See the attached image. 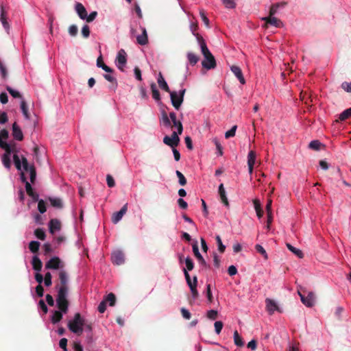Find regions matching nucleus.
I'll list each match as a JSON object with an SVG mask.
<instances>
[{
	"instance_id": "nucleus-59",
	"label": "nucleus",
	"mask_w": 351,
	"mask_h": 351,
	"mask_svg": "<svg viewBox=\"0 0 351 351\" xmlns=\"http://www.w3.org/2000/svg\"><path fill=\"white\" fill-rule=\"evenodd\" d=\"M215 326V330L217 334H219L222 330L223 328V322L221 321H217L214 324Z\"/></svg>"
},
{
	"instance_id": "nucleus-54",
	"label": "nucleus",
	"mask_w": 351,
	"mask_h": 351,
	"mask_svg": "<svg viewBox=\"0 0 351 351\" xmlns=\"http://www.w3.org/2000/svg\"><path fill=\"white\" fill-rule=\"evenodd\" d=\"M237 126L234 125L230 130L227 131L225 134V137L226 138H229L230 137H233L235 136L236 130H237Z\"/></svg>"
},
{
	"instance_id": "nucleus-61",
	"label": "nucleus",
	"mask_w": 351,
	"mask_h": 351,
	"mask_svg": "<svg viewBox=\"0 0 351 351\" xmlns=\"http://www.w3.org/2000/svg\"><path fill=\"white\" fill-rule=\"evenodd\" d=\"M106 181H107V184L109 187L112 188V187L114 186L115 182H114L113 177L111 175H110V174L107 175Z\"/></svg>"
},
{
	"instance_id": "nucleus-58",
	"label": "nucleus",
	"mask_w": 351,
	"mask_h": 351,
	"mask_svg": "<svg viewBox=\"0 0 351 351\" xmlns=\"http://www.w3.org/2000/svg\"><path fill=\"white\" fill-rule=\"evenodd\" d=\"M223 4L227 8H234L235 7V1L234 0H221Z\"/></svg>"
},
{
	"instance_id": "nucleus-32",
	"label": "nucleus",
	"mask_w": 351,
	"mask_h": 351,
	"mask_svg": "<svg viewBox=\"0 0 351 351\" xmlns=\"http://www.w3.org/2000/svg\"><path fill=\"white\" fill-rule=\"evenodd\" d=\"M0 20L2 23V25L4 27L5 29H8L9 28V24L6 20V16H5V11L3 7V5H1V15H0Z\"/></svg>"
},
{
	"instance_id": "nucleus-63",
	"label": "nucleus",
	"mask_w": 351,
	"mask_h": 351,
	"mask_svg": "<svg viewBox=\"0 0 351 351\" xmlns=\"http://www.w3.org/2000/svg\"><path fill=\"white\" fill-rule=\"evenodd\" d=\"M207 316L209 319L215 320L217 317V311L215 310H210L207 313Z\"/></svg>"
},
{
	"instance_id": "nucleus-29",
	"label": "nucleus",
	"mask_w": 351,
	"mask_h": 351,
	"mask_svg": "<svg viewBox=\"0 0 351 351\" xmlns=\"http://www.w3.org/2000/svg\"><path fill=\"white\" fill-rule=\"evenodd\" d=\"M32 263L33 269L34 270L38 271L41 270L42 267H43V263L38 256H35L33 257Z\"/></svg>"
},
{
	"instance_id": "nucleus-46",
	"label": "nucleus",
	"mask_w": 351,
	"mask_h": 351,
	"mask_svg": "<svg viewBox=\"0 0 351 351\" xmlns=\"http://www.w3.org/2000/svg\"><path fill=\"white\" fill-rule=\"evenodd\" d=\"M176 173L179 179V184L181 186H185L186 184V179L184 176L178 170L176 171Z\"/></svg>"
},
{
	"instance_id": "nucleus-14",
	"label": "nucleus",
	"mask_w": 351,
	"mask_h": 351,
	"mask_svg": "<svg viewBox=\"0 0 351 351\" xmlns=\"http://www.w3.org/2000/svg\"><path fill=\"white\" fill-rule=\"evenodd\" d=\"M265 303L266 308L270 315H272L276 311H279V307L274 300L267 298L265 300Z\"/></svg>"
},
{
	"instance_id": "nucleus-55",
	"label": "nucleus",
	"mask_w": 351,
	"mask_h": 351,
	"mask_svg": "<svg viewBox=\"0 0 351 351\" xmlns=\"http://www.w3.org/2000/svg\"><path fill=\"white\" fill-rule=\"evenodd\" d=\"M6 90L9 92V93L14 98H20L21 95L19 92L12 89L10 86L6 87Z\"/></svg>"
},
{
	"instance_id": "nucleus-10",
	"label": "nucleus",
	"mask_w": 351,
	"mask_h": 351,
	"mask_svg": "<svg viewBox=\"0 0 351 351\" xmlns=\"http://www.w3.org/2000/svg\"><path fill=\"white\" fill-rule=\"evenodd\" d=\"M204 60L202 62V66L206 69H214L216 66L215 57L211 53L204 56Z\"/></svg>"
},
{
	"instance_id": "nucleus-36",
	"label": "nucleus",
	"mask_w": 351,
	"mask_h": 351,
	"mask_svg": "<svg viewBox=\"0 0 351 351\" xmlns=\"http://www.w3.org/2000/svg\"><path fill=\"white\" fill-rule=\"evenodd\" d=\"M256 154L254 151L251 150L247 155V165L254 166Z\"/></svg>"
},
{
	"instance_id": "nucleus-5",
	"label": "nucleus",
	"mask_w": 351,
	"mask_h": 351,
	"mask_svg": "<svg viewBox=\"0 0 351 351\" xmlns=\"http://www.w3.org/2000/svg\"><path fill=\"white\" fill-rule=\"evenodd\" d=\"M186 93V89L182 88L180 90L179 94H178L176 91H171L169 93L170 94L171 101L172 106L176 109L179 110L183 101L184 94Z\"/></svg>"
},
{
	"instance_id": "nucleus-44",
	"label": "nucleus",
	"mask_w": 351,
	"mask_h": 351,
	"mask_svg": "<svg viewBox=\"0 0 351 351\" xmlns=\"http://www.w3.org/2000/svg\"><path fill=\"white\" fill-rule=\"evenodd\" d=\"M21 110H22V112L23 114V115L25 116V117L27 119H29V113L28 112V108H27V105L26 104V102L23 100L21 103Z\"/></svg>"
},
{
	"instance_id": "nucleus-16",
	"label": "nucleus",
	"mask_w": 351,
	"mask_h": 351,
	"mask_svg": "<svg viewBox=\"0 0 351 351\" xmlns=\"http://www.w3.org/2000/svg\"><path fill=\"white\" fill-rule=\"evenodd\" d=\"M231 71L234 74V75L237 77L239 81L241 84H245V80L243 77L241 69L239 66L233 65L230 68Z\"/></svg>"
},
{
	"instance_id": "nucleus-12",
	"label": "nucleus",
	"mask_w": 351,
	"mask_h": 351,
	"mask_svg": "<svg viewBox=\"0 0 351 351\" xmlns=\"http://www.w3.org/2000/svg\"><path fill=\"white\" fill-rule=\"evenodd\" d=\"M128 210V204H125L119 211L114 213L112 216V221L114 223H117L126 213Z\"/></svg>"
},
{
	"instance_id": "nucleus-53",
	"label": "nucleus",
	"mask_w": 351,
	"mask_h": 351,
	"mask_svg": "<svg viewBox=\"0 0 351 351\" xmlns=\"http://www.w3.org/2000/svg\"><path fill=\"white\" fill-rule=\"evenodd\" d=\"M90 28L87 25H84L82 28V34L84 38H88L90 36Z\"/></svg>"
},
{
	"instance_id": "nucleus-33",
	"label": "nucleus",
	"mask_w": 351,
	"mask_h": 351,
	"mask_svg": "<svg viewBox=\"0 0 351 351\" xmlns=\"http://www.w3.org/2000/svg\"><path fill=\"white\" fill-rule=\"evenodd\" d=\"M62 312L61 311H55L51 316V322L56 324L62 319Z\"/></svg>"
},
{
	"instance_id": "nucleus-34",
	"label": "nucleus",
	"mask_w": 351,
	"mask_h": 351,
	"mask_svg": "<svg viewBox=\"0 0 351 351\" xmlns=\"http://www.w3.org/2000/svg\"><path fill=\"white\" fill-rule=\"evenodd\" d=\"M49 201L50 202V204L53 207L57 208H62V202L61 199L49 197Z\"/></svg>"
},
{
	"instance_id": "nucleus-6",
	"label": "nucleus",
	"mask_w": 351,
	"mask_h": 351,
	"mask_svg": "<svg viewBox=\"0 0 351 351\" xmlns=\"http://www.w3.org/2000/svg\"><path fill=\"white\" fill-rule=\"evenodd\" d=\"M298 295L300 297L302 302L305 306H306L307 307H312L313 306H314L315 302V295L313 292H308L306 296L304 294H303L300 290H298Z\"/></svg>"
},
{
	"instance_id": "nucleus-39",
	"label": "nucleus",
	"mask_w": 351,
	"mask_h": 351,
	"mask_svg": "<svg viewBox=\"0 0 351 351\" xmlns=\"http://www.w3.org/2000/svg\"><path fill=\"white\" fill-rule=\"evenodd\" d=\"M287 247L291 252H292L298 257L302 258L304 256V254L300 250L292 246L291 244L287 243Z\"/></svg>"
},
{
	"instance_id": "nucleus-27",
	"label": "nucleus",
	"mask_w": 351,
	"mask_h": 351,
	"mask_svg": "<svg viewBox=\"0 0 351 351\" xmlns=\"http://www.w3.org/2000/svg\"><path fill=\"white\" fill-rule=\"evenodd\" d=\"M219 194L221 198V202L224 204L225 206H228L229 202L226 196V191L223 184H221L219 186Z\"/></svg>"
},
{
	"instance_id": "nucleus-56",
	"label": "nucleus",
	"mask_w": 351,
	"mask_h": 351,
	"mask_svg": "<svg viewBox=\"0 0 351 351\" xmlns=\"http://www.w3.org/2000/svg\"><path fill=\"white\" fill-rule=\"evenodd\" d=\"M45 286L49 287L51 285V274L50 272H47L43 278Z\"/></svg>"
},
{
	"instance_id": "nucleus-35",
	"label": "nucleus",
	"mask_w": 351,
	"mask_h": 351,
	"mask_svg": "<svg viewBox=\"0 0 351 351\" xmlns=\"http://www.w3.org/2000/svg\"><path fill=\"white\" fill-rule=\"evenodd\" d=\"M104 301H106V304L108 302L110 306H113L116 303V296L113 293H110L106 295Z\"/></svg>"
},
{
	"instance_id": "nucleus-1",
	"label": "nucleus",
	"mask_w": 351,
	"mask_h": 351,
	"mask_svg": "<svg viewBox=\"0 0 351 351\" xmlns=\"http://www.w3.org/2000/svg\"><path fill=\"white\" fill-rule=\"evenodd\" d=\"M60 283L56 286L58 291L56 304L58 308L64 313H66L69 308V302L67 299L69 293L68 276L64 270L59 272Z\"/></svg>"
},
{
	"instance_id": "nucleus-37",
	"label": "nucleus",
	"mask_w": 351,
	"mask_h": 351,
	"mask_svg": "<svg viewBox=\"0 0 351 351\" xmlns=\"http://www.w3.org/2000/svg\"><path fill=\"white\" fill-rule=\"evenodd\" d=\"M13 160L16 168L18 170H21L23 167L22 157L20 158L17 154H14L13 155Z\"/></svg>"
},
{
	"instance_id": "nucleus-21",
	"label": "nucleus",
	"mask_w": 351,
	"mask_h": 351,
	"mask_svg": "<svg viewBox=\"0 0 351 351\" xmlns=\"http://www.w3.org/2000/svg\"><path fill=\"white\" fill-rule=\"evenodd\" d=\"M263 20L265 21L267 24H269L276 27H280L282 24V21L280 19L270 15L269 16L264 17Z\"/></svg>"
},
{
	"instance_id": "nucleus-28",
	"label": "nucleus",
	"mask_w": 351,
	"mask_h": 351,
	"mask_svg": "<svg viewBox=\"0 0 351 351\" xmlns=\"http://www.w3.org/2000/svg\"><path fill=\"white\" fill-rule=\"evenodd\" d=\"M8 138V130L3 129L0 131V147L1 148H8L10 147V145L5 142H3L1 139H7Z\"/></svg>"
},
{
	"instance_id": "nucleus-51",
	"label": "nucleus",
	"mask_w": 351,
	"mask_h": 351,
	"mask_svg": "<svg viewBox=\"0 0 351 351\" xmlns=\"http://www.w3.org/2000/svg\"><path fill=\"white\" fill-rule=\"evenodd\" d=\"M68 31H69V34H70V36L75 37L77 34L78 29H77V25H71L69 26Z\"/></svg>"
},
{
	"instance_id": "nucleus-19",
	"label": "nucleus",
	"mask_w": 351,
	"mask_h": 351,
	"mask_svg": "<svg viewBox=\"0 0 351 351\" xmlns=\"http://www.w3.org/2000/svg\"><path fill=\"white\" fill-rule=\"evenodd\" d=\"M12 136L17 141H22L23 139L22 130L16 122L12 125Z\"/></svg>"
},
{
	"instance_id": "nucleus-45",
	"label": "nucleus",
	"mask_w": 351,
	"mask_h": 351,
	"mask_svg": "<svg viewBox=\"0 0 351 351\" xmlns=\"http://www.w3.org/2000/svg\"><path fill=\"white\" fill-rule=\"evenodd\" d=\"M35 236L42 241H44L46 237L45 231L42 228H37L34 231Z\"/></svg>"
},
{
	"instance_id": "nucleus-47",
	"label": "nucleus",
	"mask_w": 351,
	"mask_h": 351,
	"mask_svg": "<svg viewBox=\"0 0 351 351\" xmlns=\"http://www.w3.org/2000/svg\"><path fill=\"white\" fill-rule=\"evenodd\" d=\"M216 241L218 245V250L220 253H223L226 250V246L222 243L221 239L220 236H216Z\"/></svg>"
},
{
	"instance_id": "nucleus-52",
	"label": "nucleus",
	"mask_w": 351,
	"mask_h": 351,
	"mask_svg": "<svg viewBox=\"0 0 351 351\" xmlns=\"http://www.w3.org/2000/svg\"><path fill=\"white\" fill-rule=\"evenodd\" d=\"M185 264H186V270L187 271H191L194 268V263L193 262V260L190 258V257H187L186 259H185Z\"/></svg>"
},
{
	"instance_id": "nucleus-13",
	"label": "nucleus",
	"mask_w": 351,
	"mask_h": 351,
	"mask_svg": "<svg viewBox=\"0 0 351 351\" xmlns=\"http://www.w3.org/2000/svg\"><path fill=\"white\" fill-rule=\"evenodd\" d=\"M193 252L194 253L195 256L197 258V261H199V263L204 267H207L208 265H207L206 261L204 260V258H203V256H202V254L199 252V248H198V245H197V241H195V243L193 245Z\"/></svg>"
},
{
	"instance_id": "nucleus-57",
	"label": "nucleus",
	"mask_w": 351,
	"mask_h": 351,
	"mask_svg": "<svg viewBox=\"0 0 351 351\" xmlns=\"http://www.w3.org/2000/svg\"><path fill=\"white\" fill-rule=\"evenodd\" d=\"M199 15L201 16L202 20L204 23L206 27H208L209 26V19L207 18L204 10H199Z\"/></svg>"
},
{
	"instance_id": "nucleus-26",
	"label": "nucleus",
	"mask_w": 351,
	"mask_h": 351,
	"mask_svg": "<svg viewBox=\"0 0 351 351\" xmlns=\"http://www.w3.org/2000/svg\"><path fill=\"white\" fill-rule=\"evenodd\" d=\"M25 189L27 195L31 197L34 202L38 201V194L33 191V189L29 182L26 183Z\"/></svg>"
},
{
	"instance_id": "nucleus-31",
	"label": "nucleus",
	"mask_w": 351,
	"mask_h": 351,
	"mask_svg": "<svg viewBox=\"0 0 351 351\" xmlns=\"http://www.w3.org/2000/svg\"><path fill=\"white\" fill-rule=\"evenodd\" d=\"M351 117V108H348L343 111L339 116V119L336 120L337 122L343 121Z\"/></svg>"
},
{
	"instance_id": "nucleus-24",
	"label": "nucleus",
	"mask_w": 351,
	"mask_h": 351,
	"mask_svg": "<svg viewBox=\"0 0 351 351\" xmlns=\"http://www.w3.org/2000/svg\"><path fill=\"white\" fill-rule=\"evenodd\" d=\"M136 40L141 45H145L148 43L147 34L145 27L142 28V34L136 37Z\"/></svg>"
},
{
	"instance_id": "nucleus-64",
	"label": "nucleus",
	"mask_w": 351,
	"mask_h": 351,
	"mask_svg": "<svg viewBox=\"0 0 351 351\" xmlns=\"http://www.w3.org/2000/svg\"><path fill=\"white\" fill-rule=\"evenodd\" d=\"M341 86L345 91L351 93V82H344Z\"/></svg>"
},
{
	"instance_id": "nucleus-18",
	"label": "nucleus",
	"mask_w": 351,
	"mask_h": 351,
	"mask_svg": "<svg viewBox=\"0 0 351 351\" xmlns=\"http://www.w3.org/2000/svg\"><path fill=\"white\" fill-rule=\"evenodd\" d=\"M60 259L58 257L51 258L46 264V269H57L60 267Z\"/></svg>"
},
{
	"instance_id": "nucleus-38",
	"label": "nucleus",
	"mask_w": 351,
	"mask_h": 351,
	"mask_svg": "<svg viewBox=\"0 0 351 351\" xmlns=\"http://www.w3.org/2000/svg\"><path fill=\"white\" fill-rule=\"evenodd\" d=\"M234 342L239 347H242L244 345V342L237 330L234 332Z\"/></svg>"
},
{
	"instance_id": "nucleus-60",
	"label": "nucleus",
	"mask_w": 351,
	"mask_h": 351,
	"mask_svg": "<svg viewBox=\"0 0 351 351\" xmlns=\"http://www.w3.org/2000/svg\"><path fill=\"white\" fill-rule=\"evenodd\" d=\"M182 317L186 319H190L191 315V313L185 308L182 307L180 309Z\"/></svg>"
},
{
	"instance_id": "nucleus-49",
	"label": "nucleus",
	"mask_w": 351,
	"mask_h": 351,
	"mask_svg": "<svg viewBox=\"0 0 351 351\" xmlns=\"http://www.w3.org/2000/svg\"><path fill=\"white\" fill-rule=\"evenodd\" d=\"M321 145H322V143L319 141L315 140V141H312L309 143L308 147L312 149H314V150H319Z\"/></svg>"
},
{
	"instance_id": "nucleus-2",
	"label": "nucleus",
	"mask_w": 351,
	"mask_h": 351,
	"mask_svg": "<svg viewBox=\"0 0 351 351\" xmlns=\"http://www.w3.org/2000/svg\"><path fill=\"white\" fill-rule=\"evenodd\" d=\"M161 122L167 128H176L178 133L182 134L183 131L182 123L177 119L176 114L174 112H171L169 115L166 112H163Z\"/></svg>"
},
{
	"instance_id": "nucleus-8",
	"label": "nucleus",
	"mask_w": 351,
	"mask_h": 351,
	"mask_svg": "<svg viewBox=\"0 0 351 351\" xmlns=\"http://www.w3.org/2000/svg\"><path fill=\"white\" fill-rule=\"evenodd\" d=\"M178 135H180L178 133V131H173L171 134V137L168 136H165L163 138V143L171 147H174L177 146L180 142V138Z\"/></svg>"
},
{
	"instance_id": "nucleus-62",
	"label": "nucleus",
	"mask_w": 351,
	"mask_h": 351,
	"mask_svg": "<svg viewBox=\"0 0 351 351\" xmlns=\"http://www.w3.org/2000/svg\"><path fill=\"white\" fill-rule=\"evenodd\" d=\"M97 15V12L96 11L92 12L88 16V15L86 16V18L85 19V20L88 23H90L95 19Z\"/></svg>"
},
{
	"instance_id": "nucleus-17",
	"label": "nucleus",
	"mask_w": 351,
	"mask_h": 351,
	"mask_svg": "<svg viewBox=\"0 0 351 351\" xmlns=\"http://www.w3.org/2000/svg\"><path fill=\"white\" fill-rule=\"evenodd\" d=\"M197 40L200 46L201 51L203 56L208 55L210 53L208 48L207 47V45L205 43V40H204L203 37L200 36L199 34H196Z\"/></svg>"
},
{
	"instance_id": "nucleus-42",
	"label": "nucleus",
	"mask_w": 351,
	"mask_h": 351,
	"mask_svg": "<svg viewBox=\"0 0 351 351\" xmlns=\"http://www.w3.org/2000/svg\"><path fill=\"white\" fill-rule=\"evenodd\" d=\"M40 247L38 241H32L29 244V249L32 253H37Z\"/></svg>"
},
{
	"instance_id": "nucleus-3",
	"label": "nucleus",
	"mask_w": 351,
	"mask_h": 351,
	"mask_svg": "<svg viewBox=\"0 0 351 351\" xmlns=\"http://www.w3.org/2000/svg\"><path fill=\"white\" fill-rule=\"evenodd\" d=\"M85 325V320L82 317L80 313L75 314L72 320L68 322L69 329L73 333L81 335L83 332V326Z\"/></svg>"
},
{
	"instance_id": "nucleus-7",
	"label": "nucleus",
	"mask_w": 351,
	"mask_h": 351,
	"mask_svg": "<svg viewBox=\"0 0 351 351\" xmlns=\"http://www.w3.org/2000/svg\"><path fill=\"white\" fill-rule=\"evenodd\" d=\"M23 168L25 171L29 172L30 181L34 183L36 177V171L34 165H29L27 160L25 156H22Z\"/></svg>"
},
{
	"instance_id": "nucleus-30",
	"label": "nucleus",
	"mask_w": 351,
	"mask_h": 351,
	"mask_svg": "<svg viewBox=\"0 0 351 351\" xmlns=\"http://www.w3.org/2000/svg\"><path fill=\"white\" fill-rule=\"evenodd\" d=\"M254 209L256 210L257 217L260 219L263 215V210H262L261 203L258 199H254L253 201Z\"/></svg>"
},
{
	"instance_id": "nucleus-20",
	"label": "nucleus",
	"mask_w": 351,
	"mask_h": 351,
	"mask_svg": "<svg viewBox=\"0 0 351 351\" xmlns=\"http://www.w3.org/2000/svg\"><path fill=\"white\" fill-rule=\"evenodd\" d=\"M49 228L51 234H54L56 231L61 229V223L57 219H52L49 223Z\"/></svg>"
},
{
	"instance_id": "nucleus-15",
	"label": "nucleus",
	"mask_w": 351,
	"mask_h": 351,
	"mask_svg": "<svg viewBox=\"0 0 351 351\" xmlns=\"http://www.w3.org/2000/svg\"><path fill=\"white\" fill-rule=\"evenodd\" d=\"M3 149H5V152L2 156V162L5 168L10 169L11 167L10 155L12 154V151H10V147Z\"/></svg>"
},
{
	"instance_id": "nucleus-22",
	"label": "nucleus",
	"mask_w": 351,
	"mask_h": 351,
	"mask_svg": "<svg viewBox=\"0 0 351 351\" xmlns=\"http://www.w3.org/2000/svg\"><path fill=\"white\" fill-rule=\"evenodd\" d=\"M75 8L79 17L82 20H85L87 16V12L84 6L81 3H77Z\"/></svg>"
},
{
	"instance_id": "nucleus-25",
	"label": "nucleus",
	"mask_w": 351,
	"mask_h": 351,
	"mask_svg": "<svg viewBox=\"0 0 351 351\" xmlns=\"http://www.w3.org/2000/svg\"><path fill=\"white\" fill-rule=\"evenodd\" d=\"M158 84L159 87L161 89L164 90L165 91H166L167 93L171 92L169 87L167 83L166 82V81L165 80L161 73H159V75H158Z\"/></svg>"
},
{
	"instance_id": "nucleus-43",
	"label": "nucleus",
	"mask_w": 351,
	"mask_h": 351,
	"mask_svg": "<svg viewBox=\"0 0 351 351\" xmlns=\"http://www.w3.org/2000/svg\"><path fill=\"white\" fill-rule=\"evenodd\" d=\"M104 77L107 81L112 83V84H113V90H115V89L117 87V81L116 78L114 76H112V75H110V74H104Z\"/></svg>"
},
{
	"instance_id": "nucleus-50",
	"label": "nucleus",
	"mask_w": 351,
	"mask_h": 351,
	"mask_svg": "<svg viewBox=\"0 0 351 351\" xmlns=\"http://www.w3.org/2000/svg\"><path fill=\"white\" fill-rule=\"evenodd\" d=\"M255 249L258 253H260L261 255H263V256L264 257L265 259L267 260L268 258V256H267L266 251L261 245H259V244L256 245Z\"/></svg>"
},
{
	"instance_id": "nucleus-9",
	"label": "nucleus",
	"mask_w": 351,
	"mask_h": 351,
	"mask_svg": "<svg viewBox=\"0 0 351 351\" xmlns=\"http://www.w3.org/2000/svg\"><path fill=\"white\" fill-rule=\"evenodd\" d=\"M127 54L124 49H121L118 51L117 56V66L121 70L123 71V67L127 62Z\"/></svg>"
},
{
	"instance_id": "nucleus-11",
	"label": "nucleus",
	"mask_w": 351,
	"mask_h": 351,
	"mask_svg": "<svg viewBox=\"0 0 351 351\" xmlns=\"http://www.w3.org/2000/svg\"><path fill=\"white\" fill-rule=\"evenodd\" d=\"M124 254L120 250L114 251L112 254V261L114 264L120 265L124 263Z\"/></svg>"
},
{
	"instance_id": "nucleus-48",
	"label": "nucleus",
	"mask_w": 351,
	"mask_h": 351,
	"mask_svg": "<svg viewBox=\"0 0 351 351\" xmlns=\"http://www.w3.org/2000/svg\"><path fill=\"white\" fill-rule=\"evenodd\" d=\"M38 202V209L40 213H44L47 210V206L43 199H40Z\"/></svg>"
},
{
	"instance_id": "nucleus-40",
	"label": "nucleus",
	"mask_w": 351,
	"mask_h": 351,
	"mask_svg": "<svg viewBox=\"0 0 351 351\" xmlns=\"http://www.w3.org/2000/svg\"><path fill=\"white\" fill-rule=\"evenodd\" d=\"M187 58L191 65H195L199 61V57L192 52L187 53Z\"/></svg>"
},
{
	"instance_id": "nucleus-4",
	"label": "nucleus",
	"mask_w": 351,
	"mask_h": 351,
	"mask_svg": "<svg viewBox=\"0 0 351 351\" xmlns=\"http://www.w3.org/2000/svg\"><path fill=\"white\" fill-rule=\"evenodd\" d=\"M183 271L184 274V276H185V279L187 282V285L191 289L192 297L194 300H195L199 296V293L197 290V277L196 276H193V280H192L187 270L186 269H184Z\"/></svg>"
},
{
	"instance_id": "nucleus-41",
	"label": "nucleus",
	"mask_w": 351,
	"mask_h": 351,
	"mask_svg": "<svg viewBox=\"0 0 351 351\" xmlns=\"http://www.w3.org/2000/svg\"><path fill=\"white\" fill-rule=\"evenodd\" d=\"M151 90L152 93V97L153 98L156 100L159 101L160 100V95L158 89L156 88V86L154 83H152L151 84Z\"/></svg>"
},
{
	"instance_id": "nucleus-23",
	"label": "nucleus",
	"mask_w": 351,
	"mask_h": 351,
	"mask_svg": "<svg viewBox=\"0 0 351 351\" xmlns=\"http://www.w3.org/2000/svg\"><path fill=\"white\" fill-rule=\"evenodd\" d=\"M287 5V2H286V1H282L280 3H276L272 4L269 9V15L270 16L275 15L277 13L278 10L279 8H285Z\"/></svg>"
}]
</instances>
